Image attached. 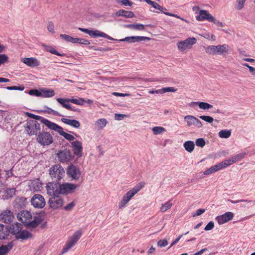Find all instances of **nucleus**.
<instances>
[{"label":"nucleus","mask_w":255,"mask_h":255,"mask_svg":"<svg viewBox=\"0 0 255 255\" xmlns=\"http://www.w3.org/2000/svg\"><path fill=\"white\" fill-rule=\"evenodd\" d=\"M43 46L45 48L47 51L50 52L51 54H55L59 56H65L66 55V54L65 53H60L58 52L56 50L53 48L52 46L43 44Z\"/></svg>","instance_id":"obj_35"},{"label":"nucleus","mask_w":255,"mask_h":255,"mask_svg":"<svg viewBox=\"0 0 255 255\" xmlns=\"http://www.w3.org/2000/svg\"><path fill=\"white\" fill-rule=\"evenodd\" d=\"M163 13H164L166 15L175 17L176 18L181 19L182 20L187 21V20H185L183 18H181L180 16L176 14H174V13H170V12H165V11H164Z\"/></svg>","instance_id":"obj_63"},{"label":"nucleus","mask_w":255,"mask_h":255,"mask_svg":"<svg viewBox=\"0 0 255 255\" xmlns=\"http://www.w3.org/2000/svg\"><path fill=\"white\" fill-rule=\"evenodd\" d=\"M43 183L39 178L31 180L29 183V187L31 191L34 192L39 191L42 188Z\"/></svg>","instance_id":"obj_19"},{"label":"nucleus","mask_w":255,"mask_h":255,"mask_svg":"<svg viewBox=\"0 0 255 255\" xmlns=\"http://www.w3.org/2000/svg\"><path fill=\"white\" fill-rule=\"evenodd\" d=\"M13 246L12 242H10L6 245H2L0 247V255H6L12 249Z\"/></svg>","instance_id":"obj_29"},{"label":"nucleus","mask_w":255,"mask_h":255,"mask_svg":"<svg viewBox=\"0 0 255 255\" xmlns=\"http://www.w3.org/2000/svg\"><path fill=\"white\" fill-rule=\"evenodd\" d=\"M72 181H77L75 184L65 183L60 184L58 182H49L46 185L47 193L52 196L60 194H68L73 193L75 189L79 187L83 182L82 176H71Z\"/></svg>","instance_id":"obj_1"},{"label":"nucleus","mask_w":255,"mask_h":255,"mask_svg":"<svg viewBox=\"0 0 255 255\" xmlns=\"http://www.w3.org/2000/svg\"><path fill=\"white\" fill-rule=\"evenodd\" d=\"M44 108L46 109V110H36V112L38 113H47L48 114H52L54 116H59V117H63V115L60 114L58 112L52 109L51 108L45 106Z\"/></svg>","instance_id":"obj_34"},{"label":"nucleus","mask_w":255,"mask_h":255,"mask_svg":"<svg viewBox=\"0 0 255 255\" xmlns=\"http://www.w3.org/2000/svg\"><path fill=\"white\" fill-rule=\"evenodd\" d=\"M183 146L187 151L191 153L195 148V143L193 141L188 140L184 143Z\"/></svg>","instance_id":"obj_36"},{"label":"nucleus","mask_w":255,"mask_h":255,"mask_svg":"<svg viewBox=\"0 0 255 255\" xmlns=\"http://www.w3.org/2000/svg\"><path fill=\"white\" fill-rule=\"evenodd\" d=\"M126 42L128 43H134L145 40H149L150 37L143 36H131L126 37Z\"/></svg>","instance_id":"obj_21"},{"label":"nucleus","mask_w":255,"mask_h":255,"mask_svg":"<svg viewBox=\"0 0 255 255\" xmlns=\"http://www.w3.org/2000/svg\"><path fill=\"white\" fill-rule=\"evenodd\" d=\"M214 227V223L212 221L209 222L204 228L205 231H210Z\"/></svg>","instance_id":"obj_60"},{"label":"nucleus","mask_w":255,"mask_h":255,"mask_svg":"<svg viewBox=\"0 0 255 255\" xmlns=\"http://www.w3.org/2000/svg\"><path fill=\"white\" fill-rule=\"evenodd\" d=\"M47 29L50 32H51L52 33H55L54 25L53 22H52V21L48 22V24H47Z\"/></svg>","instance_id":"obj_58"},{"label":"nucleus","mask_w":255,"mask_h":255,"mask_svg":"<svg viewBox=\"0 0 255 255\" xmlns=\"http://www.w3.org/2000/svg\"><path fill=\"white\" fill-rule=\"evenodd\" d=\"M48 204L51 209L54 210H57L62 207L64 200L63 198L59 195L52 196L49 198Z\"/></svg>","instance_id":"obj_7"},{"label":"nucleus","mask_w":255,"mask_h":255,"mask_svg":"<svg viewBox=\"0 0 255 255\" xmlns=\"http://www.w3.org/2000/svg\"><path fill=\"white\" fill-rule=\"evenodd\" d=\"M117 17L123 16L126 18H132L134 17V14L132 11H127L125 9H120L115 13Z\"/></svg>","instance_id":"obj_25"},{"label":"nucleus","mask_w":255,"mask_h":255,"mask_svg":"<svg viewBox=\"0 0 255 255\" xmlns=\"http://www.w3.org/2000/svg\"><path fill=\"white\" fill-rule=\"evenodd\" d=\"M73 151L76 156L80 157L82 156L83 146L82 142L79 140L73 141L71 142Z\"/></svg>","instance_id":"obj_18"},{"label":"nucleus","mask_w":255,"mask_h":255,"mask_svg":"<svg viewBox=\"0 0 255 255\" xmlns=\"http://www.w3.org/2000/svg\"><path fill=\"white\" fill-rule=\"evenodd\" d=\"M145 185L144 182H140L136 184L133 188L128 191L123 197L122 201L119 203V208L124 207L130 201L134 195L136 194Z\"/></svg>","instance_id":"obj_3"},{"label":"nucleus","mask_w":255,"mask_h":255,"mask_svg":"<svg viewBox=\"0 0 255 255\" xmlns=\"http://www.w3.org/2000/svg\"><path fill=\"white\" fill-rule=\"evenodd\" d=\"M56 101L60 104H61L63 108H64L67 110H70L72 111H74V112H77L79 113L81 112L80 110L79 109L76 108L75 107H72L71 106V105L69 103L64 102V100H63V98H58L56 99Z\"/></svg>","instance_id":"obj_24"},{"label":"nucleus","mask_w":255,"mask_h":255,"mask_svg":"<svg viewBox=\"0 0 255 255\" xmlns=\"http://www.w3.org/2000/svg\"><path fill=\"white\" fill-rule=\"evenodd\" d=\"M78 44H83V45H89L90 44V42L88 40L83 39V38H78Z\"/></svg>","instance_id":"obj_61"},{"label":"nucleus","mask_w":255,"mask_h":255,"mask_svg":"<svg viewBox=\"0 0 255 255\" xmlns=\"http://www.w3.org/2000/svg\"><path fill=\"white\" fill-rule=\"evenodd\" d=\"M61 121L63 123L69 125L72 127L76 128H78L80 127V122L75 119L71 120L63 118L61 119Z\"/></svg>","instance_id":"obj_23"},{"label":"nucleus","mask_w":255,"mask_h":255,"mask_svg":"<svg viewBox=\"0 0 255 255\" xmlns=\"http://www.w3.org/2000/svg\"><path fill=\"white\" fill-rule=\"evenodd\" d=\"M50 175H62L65 173L63 168L60 164H55L49 169Z\"/></svg>","instance_id":"obj_20"},{"label":"nucleus","mask_w":255,"mask_h":255,"mask_svg":"<svg viewBox=\"0 0 255 255\" xmlns=\"http://www.w3.org/2000/svg\"><path fill=\"white\" fill-rule=\"evenodd\" d=\"M75 206V203L72 202L64 207V209L66 211H70Z\"/></svg>","instance_id":"obj_64"},{"label":"nucleus","mask_w":255,"mask_h":255,"mask_svg":"<svg viewBox=\"0 0 255 255\" xmlns=\"http://www.w3.org/2000/svg\"><path fill=\"white\" fill-rule=\"evenodd\" d=\"M195 144L197 146L203 147L206 144V141L203 138H199L196 140Z\"/></svg>","instance_id":"obj_49"},{"label":"nucleus","mask_w":255,"mask_h":255,"mask_svg":"<svg viewBox=\"0 0 255 255\" xmlns=\"http://www.w3.org/2000/svg\"><path fill=\"white\" fill-rule=\"evenodd\" d=\"M124 27L128 28H133L138 30H146L145 25L139 23L127 24L124 25Z\"/></svg>","instance_id":"obj_33"},{"label":"nucleus","mask_w":255,"mask_h":255,"mask_svg":"<svg viewBox=\"0 0 255 255\" xmlns=\"http://www.w3.org/2000/svg\"><path fill=\"white\" fill-rule=\"evenodd\" d=\"M4 226L3 224H0V239H4L7 236V229L5 228V230L4 229Z\"/></svg>","instance_id":"obj_46"},{"label":"nucleus","mask_w":255,"mask_h":255,"mask_svg":"<svg viewBox=\"0 0 255 255\" xmlns=\"http://www.w3.org/2000/svg\"><path fill=\"white\" fill-rule=\"evenodd\" d=\"M197 39L194 37H189L186 40L177 43V47L181 51L191 48L192 46L196 43Z\"/></svg>","instance_id":"obj_8"},{"label":"nucleus","mask_w":255,"mask_h":255,"mask_svg":"<svg viewBox=\"0 0 255 255\" xmlns=\"http://www.w3.org/2000/svg\"><path fill=\"white\" fill-rule=\"evenodd\" d=\"M60 37L62 39L66 41V42H70V39H71V36L69 35L65 34H61L60 35Z\"/></svg>","instance_id":"obj_62"},{"label":"nucleus","mask_w":255,"mask_h":255,"mask_svg":"<svg viewBox=\"0 0 255 255\" xmlns=\"http://www.w3.org/2000/svg\"><path fill=\"white\" fill-rule=\"evenodd\" d=\"M196 19L199 21L207 20L211 22L214 21V17L209 13L208 10H201L199 11V14L196 16Z\"/></svg>","instance_id":"obj_16"},{"label":"nucleus","mask_w":255,"mask_h":255,"mask_svg":"<svg viewBox=\"0 0 255 255\" xmlns=\"http://www.w3.org/2000/svg\"><path fill=\"white\" fill-rule=\"evenodd\" d=\"M31 204L38 209L43 208L46 204L44 197L40 194H35L31 199Z\"/></svg>","instance_id":"obj_10"},{"label":"nucleus","mask_w":255,"mask_h":255,"mask_svg":"<svg viewBox=\"0 0 255 255\" xmlns=\"http://www.w3.org/2000/svg\"><path fill=\"white\" fill-rule=\"evenodd\" d=\"M21 61L28 66L32 68L39 66L40 63L37 59L33 57L23 58Z\"/></svg>","instance_id":"obj_22"},{"label":"nucleus","mask_w":255,"mask_h":255,"mask_svg":"<svg viewBox=\"0 0 255 255\" xmlns=\"http://www.w3.org/2000/svg\"><path fill=\"white\" fill-rule=\"evenodd\" d=\"M8 57L5 54H0V65L8 61Z\"/></svg>","instance_id":"obj_55"},{"label":"nucleus","mask_w":255,"mask_h":255,"mask_svg":"<svg viewBox=\"0 0 255 255\" xmlns=\"http://www.w3.org/2000/svg\"><path fill=\"white\" fill-rule=\"evenodd\" d=\"M229 201H230V202H231L232 203H233V204H236V203H240V202H246V203H249L251 205L253 203V201L252 200H244V199L239 200H236V201L229 200Z\"/></svg>","instance_id":"obj_59"},{"label":"nucleus","mask_w":255,"mask_h":255,"mask_svg":"<svg viewBox=\"0 0 255 255\" xmlns=\"http://www.w3.org/2000/svg\"><path fill=\"white\" fill-rule=\"evenodd\" d=\"M82 235V231L81 230H78L76 231L74 235L71 237L70 240L71 242L74 244H76L79 239L80 238Z\"/></svg>","instance_id":"obj_41"},{"label":"nucleus","mask_w":255,"mask_h":255,"mask_svg":"<svg viewBox=\"0 0 255 255\" xmlns=\"http://www.w3.org/2000/svg\"><path fill=\"white\" fill-rule=\"evenodd\" d=\"M82 235V231L81 230H78L76 231L74 235L71 237L70 240L71 242L74 244H76L79 239L80 238Z\"/></svg>","instance_id":"obj_40"},{"label":"nucleus","mask_w":255,"mask_h":255,"mask_svg":"<svg viewBox=\"0 0 255 255\" xmlns=\"http://www.w3.org/2000/svg\"><path fill=\"white\" fill-rule=\"evenodd\" d=\"M28 94L30 95L35 96L36 97L41 96V91H39L37 89H31L28 91Z\"/></svg>","instance_id":"obj_50"},{"label":"nucleus","mask_w":255,"mask_h":255,"mask_svg":"<svg viewBox=\"0 0 255 255\" xmlns=\"http://www.w3.org/2000/svg\"><path fill=\"white\" fill-rule=\"evenodd\" d=\"M231 135V130H221L219 132V136L221 138H227Z\"/></svg>","instance_id":"obj_43"},{"label":"nucleus","mask_w":255,"mask_h":255,"mask_svg":"<svg viewBox=\"0 0 255 255\" xmlns=\"http://www.w3.org/2000/svg\"><path fill=\"white\" fill-rule=\"evenodd\" d=\"M128 117H129V115L123 114L116 113L115 114V120H118V121L122 120L124 118Z\"/></svg>","instance_id":"obj_56"},{"label":"nucleus","mask_w":255,"mask_h":255,"mask_svg":"<svg viewBox=\"0 0 255 255\" xmlns=\"http://www.w3.org/2000/svg\"><path fill=\"white\" fill-rule=\"evenodd\" d=\"M100 128H102L106 126L107 121L105 119H100L97 122Z\"/></svg>","instance_id":"obj_53"},{"label":"nucleus","mask_w":255,"mask_h":255,"mask_svg":"<svg viewBox=\"0 0 255 255\" xmlns=\"http://www.w3.org/2000/svg\"><path fill=\"white\" fill-rule=\"evenodd\" d=\"M246 155V153L242 152L239 154H237L229 159L226 160L227 162H228L229 165H231L232 164L241 160L242 158H243Z\"/></svg>","instance_id":"obj_28"},{"label":"nucleus","mask_w":255,"mask_h":255,"mask_svg":"<svg viewBox=\"0 0 255 255\" xmlns=\"http://www.w3.org/2000/svg\"><path fill=\"white\" fill-rule=\"evenodd\" d=\"M144 0V1L146 2L147 4L151 5L154 8L159 10L162 13L164 12V10H166V8L165 7H163L160 6L157 2H156L154 1H152L151 0Z\"/></svg>","instance_id":"obj_37"},{"label":"nucleus","mask_w":255,"mask_h":255,"mask_svg":"<svg viewBox=\"0 0 255 255\" xmlns=\"http://www.w3.org/2000/svg\"><path fill=\"white\" fill-rule=\"evenodd\" d=\"M36 141L41 145H49L53 143V139L48 132L42 131L38 134Z\"/></svg>","instance_id":"obj_6"},{"label":"nucleus","mask_w":255,"mask_h":255,"mask_svg":"<svg viewBox=\"0 0 255 255\" xmlns=\"http://www.w3.org/2000/svg\"><path fill=\"white\" fill-rule=\"evenodd\" d=\"M41 222V219L38 217H35L33 220H29L26 225L32 228H35L38 226Z\"/></svg>","instance_id":"obj_38"},{"label":"nucleus","mask_w":255,"mask_h":255,"mask_svg":"<svg viewBox=\"0 0 255 255\" xmlns=\"http://www.w3.org/2000/svg\"><path fill=\"white\" fill-rule=\"evenodd\" d=\"M173 204L171 202V200H169L168 201L165 202L164 204L161 205L160 210L162 212H165L168 210L170 209L172 206Z\"/></svg>","instance_id":"obj_42"},{"label":"nucleus","mask_w":255,"mask_h":255,"mask_svg":"<svg viewBox=\"0 0 255 255\" xmlns=\"http://www.w3.org/2000/svg\"><path fill=\"white\" fill-rule=\"evenodd\" d=\"M168 245V241L166 239L160 240L157 242V245L160 248L164 247Z\"/></svg>","instance_id":"obj_57"},{"label":"nucleus","mask_w":255,"mask_h":255,"mask_svg":"<svg viewBox=\"0 0 255 255\" xmlns=\"http://www.w3.org/2000/svg\"><path fill=\"white\" fill-rule=\"evenodd\" d=\"M56 156L60 162L70 161L74 157L71 151L67 148L59 150L56 154Z\"/></svg>","instance_id":"obj_9"},{"label":"nucleus","mask_w":255,"mask_h":255,"mask_svg":"<svg viewBox=\"0 0 255 255\" xmlns=\"http://www.w3.org/2000/svg\"><path fill=\"white\" fill-rule=\"evenodd\" d=\"M78 29L85 33L89 34L90 36L93 38L101 37L111 40H115L114 38L109 36L105 32L100 31L99 30H92L87 28H84L81 27H79Z\"/></svg>","instance_id":"obj_5"},{"label":"nucleus","mask_w":255,"mask_h":255,"mask_svg":"<svg viewBox=\"0 0 255 255\" xmlns=\"http://www.w3.org/2000/svg\"><path fill=\"white\" fill-rule=\"evenodd\" d=\"M217 46H208L206 48V52L209 54L216 55Z\"/></svg>","instance_id":"obj_45"},{"label":"nucleus","mask_w":255,"mask_h":255,"mask_svg":"<svg viewBox=\"0 0 255 255\" xmlns=\"http://www.w3.org/2000/svg\"><path fill=\"white\" fill-rule=\"evenodd\" d=\"M40 125L35 120H30L24 126L25 131L29 136L37 135L40 132Z\"/></svg>","instance_id":"obj_4"},{"label":"nucleus","mask_w":255,"mask_h":255,"mask_svg":"<svg viewBox=\"0 0 255 255\" xmlns=\"http://www.w3.org/2000/svg\"><path fill=\"white\" fill-rule=\"evenodd\" d=\"M229 45L227 44L217 45V54L226 55L228 54Z\"/></svg>","instance_id":"obj_30"},{"label":"nucleus","mask_w":255,"mask_h":255,"mask_svg":"<svg viewBox=\"0 0 255 255\" xmlns=\"http://www.w3.org/2000/svg\"><path fill=\"white\" fill-rule=\"evenodd\" d=\"M246 0H237V5L236 7L238 10H241L244 6Z\"/></svg>","instance_id":"obj_54"},{"label":"nucleus","mask_w":255,"mask_h":255,"mask_svg":"<svg viewBox=\"0 0 255 255\" xmlns=\"http://www.w3.org/2000/svg\"><path fill=\"white\" fill-rule=\"evenodd\" d=\"M63 100H64V102L67 103L71 102L78 105H83L85 101V100L82 98H78V99L63 98Z\"/></svg>","instance_id":"obj_32"},{"label":"nucleus","mask_w":255,"mask_h":255,"mask_svg":"<svg viewBox=\"0 0 255 255\" xmlns=\"http://www.w3.org/2000/svg\"><path fill=\"white\" fill-rule=\"evenodd\" d=\"M199 117L200 119L209 123H212L214 121V119L212 117L209 116H201Z\"/></svg>","instance_id":"obj_52"},{"label":"nucleus","mask_w":255,"mask_h":255,"mask_svg":"<svg viewBox=\"0 0 255 255\" xmlns=\"http://www.w3.org/2000/svg\"><path fill=\"white\" fill-rule=\"evenodd\" d=\"M161 94L165 93L166 92H175L177 91V89L173 87H166L162 88L160 89Z\"/></svg>","instance_id":"obj_47"},{"label":"nucleus","mask_w":255,"mask_h":255,"mask_svg":"<svg viewBox=\"0 0 255 255\" xmlns=\"http://www.w3.org/2000/svg\"><path fill=\"white\" fill-rule=\"evenodd\" d=\"M41 91V96L44 98H50L54 96L55 92L51 89L42 88L40 89Z\"/></svg>","instance_id":"obj_31"},{"label":"nucleus","mask_w":255,"mask_h":255,"mask_svg":"<svg viewBox=\"0 0 255 255\" xmlns=\"http://www.w3.org/2000/svg\"><path fill=\"white\" fill-rule=\"evenodd\" d=\"M234 215L231 212H227L225 214L217 216L215 220L219 225H223L233 219Z\"/></svg>","instance_id":"obj_14"},{"label":"nucleus","mask_w":255,"mask_h":255,"mask_svg":"<svg viewBox=\"0 0 255 255\" xmlns=\"http://www.w3.org/2000/svg\"><path fill=\"white\" fill-rule=\"evenodd\" d=\"M184 120L187 122V126L190 127L192 125H195L198 128L203 126L202 122L197 118L193 116H186Z\"/></svg>","instance_id":"obj_17"},{"label":"nucleus","mask_w":255,"mask_h":255,"mask_svg":"<svg viewBox=\"0 0 255 255\" xmlns=\"http://www.w3.org/2000/svg\"><path fill=\"white\" fill-rule=\"evenodd\" d=\"M14 218L13 212L10 210H4L0 214V220L5 224L11 223Z\"/></svg>","instance_id":"obj_13"},{"label":"nucleus","mask_w":255,"mask_h":255,"mask_svg":"<svg viewBox=\"0 0 255 255\" xmlns=\"http://www.w3.org/2000/svg\"><path fill=\"white\" fill-rule=\"evenodd\" d=\"M50 129L53 130L57 132L59 134V135L63 136L66 139H67L68 141H73L75 139V137L73 135H71L69 133H68L64 131L63 128L55 124V123L53 125Z\"/></svg>","instance_id":"obj_12"},{"label":"nucleus","mask_w":255,"mask_h":255,"mask_svg":"<svg viewBox=\"0 0 255 255\" xmlns=\"http://www.w3.org/2000/svg\"><path fill=\"white\" fill-rule=\"evenodd\" d=\"M25 114L27 117L34 119L35 121H40L41 123L44 124L45 126H46L49 129H51V127L54 123L42 117L33 114L31 113L26 112Z\"/></svg>","instance_id":"obj_11"},{"label":"nucleus","mask_w":255,"mask_h":255,"mask_svg":"<svg viewBox=\"0 0 255 255\" xmlns=\"http://www.w3.org/2000/svg\"><path fill=\"white\" fill-rule=\"evenodd\" d=\"M165 129L161 127H154L152 128V131L154 134H158L164 131Z\"/></svg>","instance_id":"obj_48"},{"label":"nucleus","mask_w":255,"mask_h":255,"mask_svg":"<svg viewBox=\"0 0 255 255\" xmlns=\"http://www.w3.org/2000/svg\"><path fill=\"white\" fill-rule=\"evenodd\" d=\"M117 2L121 5L131 6L133 2L129 0H116Z\"/></svg>","instance_id":"obj_51"},{"label":"nucleus","mask_w":255,"mask_h":255,"mask_svg":"<svg viewBox=\"0 0 255 255\" xmlns=\"http://www.w3.org/2000/svg\"><path fill=\"white\" fill-rule=\"evenodd\" d=\"M17 218L19 221L26 225L28 222H29V220L32 219V216L29 211L22 210L18 213Z\"/></svg>","instance_id":"obj_15"},{"label":"nucleus","mask_w":255,"mask_h":255,"mask_svg":"<svg viewBox=\"0 0 255 255\" xmlns=\"http://www.w3.org/2000/svg\"><path fill=\"white\" fill-rule=\"evenodd\" d=\"M22 229V225L17 222L10 226L9 231L15 235L17 239L27 240L32 237V234L29 232Z\"/></svg>","instance_id":"obj_2"},{"label":"nucleus","mask_w":255,"mask_h":255,"mask_svg":"<svg viewBox=\"0 0 255 255\" xmlns=\"http://www.w3.org/2000/svg\"><path fill=\"white\" fill-rule=\"evenodd\" d=\"M67 174L68 175H80L81 172L78 167L71 164L67 168Z\"/></svg>","instance_id":"obj_27"},{"label":"nucleus","mask_w":255,"mask_h":255,"mask_svg":"<svg viewBox=\"0 0 255 255\" xmlns=\"http://www.w3.org/2000/svg\"><path fill=\"white\" fill-rule=\"evenodd\" d=\"M190 105L192 106H198L200 109L204 110H209L213 108L212 105L204 102H192L191 103Z\"/></svg>","instance_id":"obj_26"},{"label":"nucleus","mask_w":255,"mask_h":255,"mask_svg":"<svg viewBox=\"0 0 255 255\" xmlns=\"http://www.w3.org/2000/svg\"><path fill=\"white\" fill-rule=\"evenodd\" d=\"M74 246H75V244H74L71 242V241L69 239L67 242V243H66L65 245L63 247L62 253L63 254V253L67 252Z\"/></svg>","instance_id":"obj_44"},{"label":"nucleus","mask_w":255,"mask_h":255,"mask_svg":"<svg viewBox=\"0 0 255 255\" xmlns=\"http://www.w3.org/2000/svg\"><path fill=\"white\" fill-rule=\"evenodd\" d=\"M229 166L228 162L226 160L218 163L217 164L213 166V169H214V172L217 171L221 169H222L227 166Z\"/></svg>","instance_id":"obj_39"}]
</instances>
